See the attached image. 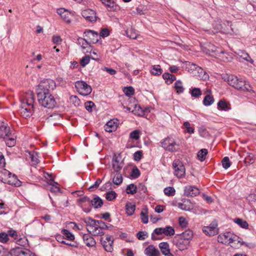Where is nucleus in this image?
Returning <instances> with one entry per match:
<instances>
[{
  "mask_svg": "<svg viewBox=\"0 0 256 256\" xmlns=\"http://www.w3.org/2000/svg\"><path fill=\"white\" fill-rule=\"evenodd\" d=\"M84 223L86 224L87 226L92 228L97 226V223H98V220H93L90 217H88L84 218Z\"/></svg>",
  "mask_w": 256,
  "mask_h": 256,
  "instance_id": "72a5a7b5",
  "label": "nucleus"
},
{
  "mask_svg": "<svg viewBox=\"0 0 256 256\" xmlns=\"http://www.w3.org/2000/svg\"><path fill=\"white\" fill-rule=\"evenodd\" d=\"M116 196L114 191L110 190L106 194V198L108 201H112L116 198Z\"/></svg>",
  "mask_w": 256,
  "mask_h": 256,
  "instance_id": "a19ab883",
  "label": "nucleus"
},
{
  "mask_svg": "<svg viewBox=\"0 0 256 256\" xmlns=\"http://www.w3.org/2000/svg\"><path fill=\"white\" fill-rule=\"evenodd\" d=\"M100 242L104 250L108 252H112L113 250L114 240L111 236H108L105 240L103 238H100Z\"/></svg>",
  "mask_w": 256,
  "mask_h": 256,
  "instance_id": "ddd939ff",
  "label": "nucleus"
},
{
  "mask_svg": "<svg viewBox=\"0 0 256 256\" xmlns=\"http://www.w3.org/2000/svg\"><path fill=\"white\" fill-rule=\"evenodd\" d=\"M178 207L182 210H190L192 208L191 203L190 200H185L184 202H178Z\"/></svg>",
  "mask_w": 256,
  "mask_h": 256,
  "instance_id": "bb28decb",
  "label": "nucleus"
},
{
  "mask_svg": "<svg viewBox=\"0 0 256 256\" xmlns=\"http://www.w3.org/2000/svg\"><path fill=\"white\" fill-rule=\"evenodd\" d=\"M90 57L88 55H86L82 57V58L80 60V64L82 67L86 66L90 61Z\"/></svg>",
  "mask_w": 256,
  "mask_h": 256,
  "instance_id": "864d4df0",
  "label": "nucleus"
},
{
  "mask_svg": "<svg viewBox=\"0 0 256 256\" xmlns=\"http://www.w3.org/2000/svg\"><path fill=\"white\" fill-rule=\"evenodd\" d=\"M213 27L214 30H216V32H229L230 29L224 28L223 26V22L220 20H218L214 22L213 24Z\"/></svg>",
  "mask_w": 256,
  "mask_h": 256,
  "instance_id": "aec40b11",
  "label": "nucleus"
},
{
  "mask_svg": "<svg viewBox=\"0 0 256 256\" xmlns=\"http://www.w3.org/2000/svg\"><path fill=\"white\" fill-rule=\"evenodd\" d=\"M189 243V241L184 240L180 238V240L176 242V246L180 250H182L187 248Z\"/></svg>",
  "mask_w": 256,
  "mask_h": 256,
  "instance_id": "c85d7f7f",
  "label": "nucleus"
},
{
  "mask_svg": "<svg viewBox=\"0 0 256 256\" xmlns=\"http://www.w3.org/2000/svg\"><path fill=\"white\" fill-rule=\"evenodd\" d=\"M142 152L141 150H138L134 153V158L136 161L138 162L142 158Z\"/></svg>",
  "mask_w": 256,
  "mask_h": 256,
  "instance_id": "774afa93",
  "label": "nucleus"
},
{
  "mask_svg": "<svg viewBox=\"0 0 256 256\" xmlns=\"http://www.w3.org/2000/svg\"><path fill=\"white\" fill-rule=\"evenodd\" d=\"M82 15L88 21L92 22L96 21V12L91 9L84 10L82 12Z\"/></svg>",
  "mask_w": 256,
  "mask_h": 256,
  "instance_id": "f8f14e48",
  "label": "nucleus"
},
{
  "mask_svg": "<svg viewBox=\"0 0 256 256\" xmlns=\"http://www.w3.org/2000/svg\"><path fill=\"white\" fill-rule=\"evenodd\" d=\"M222 78L228 84L234 88L236 89L242 91L250 92L251 87L249 84H247L246 82L242 78H238L234 75H228L227 74L222 76Z\"/></svg>",
  "mask_w": 256,
  "mask_h": 256,
  "instance_id": "f03ea898",
  "label": "nucleus"
},
{
  "mask_svg": "<svg viewBox=\"0 0 256 256\" xmlns=\"http://www.w3.org/2000/svg\"><path fill=\"white\" fill-rule=\"evenodd\" d=\"M9 240L8 233L2 232L0 233V242L3 243L6 242Z\"/></svg>",
  "mask_w": 256,
  "mask_h": 256,
  "instance_id": "e2e57ef3",
  "label": "nucleus"
},
{
  "mask_svg": "<svg viewBox=\"0 0 256 256\" xmlns=\"http://www.w3.org/2000/svg\"><path fill=\"white\" fill-rule=\"evenodd\" d=\"M214 102V98L212 96L207 94L204 98L203 104L205 106H209Z\"/></svg>",
  "mask_w": 256,
  "mask_h": 256,
  "instance_id": "c9c22d12",
  "label": "nucleus"
},
{
  "mask_svg": "<svg viewBox=\"0 0 256 256\" xmlns=\"http://www.w3.org/2000/svg\"><path fill=\"white\" fill-rule=\"evenodd\" d=\"M192 97L198 98L202 94V92L200 88H194L190 92Z\"/></svg>",
  "mask_w": 256,
  "mask_h": 256,
  "instance_id": "49530a36",
  "label": "nucleus"
},
{
  "mask_svg": "<svg viewBox=\"0 0 256 256\" xmlns=\"http://www.w3.org/2000/svg\"><path fill=\"white\" fill-rule=\"evenodd\" d=\"M164 192L167 196H174L175 194L176 190L173 187H167L164 189Z\"/></svg>",
  "mask_w": 256,
  "mask_h": 256,
  "instance_id": "de8ad7c7",
  "label": "nucleus"
},
{
  "mask_svg": "<svg viewBox=\"0 0 256 256\" xmlns=\"http://www.w3.org/2000/svg\"><path fill=\"white\" fill-rule=\"evenodd\" d=\"M208 153V151L206 148L200 150L198 153V158L200 160L203 162L206 159V156Z\"/></svg>",
  "mask_w": 256,
  "mask_h": 256,
  "instance_id": "e433bc0d",
  "label": "nucleus"
},
{
  "mask_svg": "<svg viewBox=\"0 0 256 256\" xmlns=\"http://www.w3.org/2000/svg\"><path fill=\"white\" fill-rule=\"evenodd\" d=\"M84 34L88 38L90 43L96 44L100 39L98 34L94 30H86L84 32Z\"/></svg>",
  "mask_w": 256,
  "mask_h": 256,
  "instance_id": "9b49d317",
  "label": "nucleus"
},
{
  "mask_svg": "<svg viewBox=\"0 0 256 256\" xmlns=\"http://www.w3.org/2000/svg\"><path fill=\"white\" fill-rule=\"evenodd\" d=\"M26 250L21 247H16L12 249L10 252V254L12 256H24V255L26 254L25 252Z\"/></svg>",
  "mask_w": 256,
  "mask_h": 256,
  "instance_id": "5701e85b",
  "label": "nucleus"
},
{
  "mask_svg": "<svg viewBox=\"0 0 256 256\" xmlns=\"http://www.w3.org/2000/svg\"><path fill=\"white\" fill-rule=\"evenodd\" d=\"M90 203L95 208H100L104 204L102 200L98 196H96L92 200H90Z\"/></svg>",
  "mask_w": 256,
  "mask_h": 256,
  "instance_id": "393cba45",
  "label": "nucleus"
},
{
  "mask_svg": "<svg viewBox=\"0 0 256 256\" xmlns=\"http://www.w3.org/2000/svg\"><path fill=\"white\" fill-rule=\"evenodd\" d=\"M144 254L148 256H159L160 252L154 245H150L144 250Z\"/></svg>",
  "mask_w": 256,
  "mask_h": 256,
  "instance_id": "4be33fe9",
  "label": "nucleus"
},
{
  "mask_svg": "<svg viewBox=\"0 0 256 256\" xmlns=\"http://www.w3.org/2000/svg\"><path fill=\"white\" fill-rule=\"evenodd\" d=\"M108 0V2H105V3H102V4H104L108 10L112 12L116 10L118 8V6L112 0Z\"/></svg>",
  "mask_w": 256,
  "mask_h": 256,
  "instance_id": "7c9ffc66",
  "label": "nucleus"
},
{
  "mask_svg": "<svg viewBox=\"0 0 256 256\" xmlns=\"http://www.w3.org/2000/svg\"><path fill=\"white\" fill-rule=\"evenodd\" d=\"M26 158L30 160V164L32 166H36L40 162L38 153L35 151L28 152Z\"/></svg>",
  "mask_w": 256,
  "mask_h": 256,
  "instance_id": "a211bd4d",
  "label": "nucleus"
},
{
  "mask_svg": "<svg viewBox=\"0 0 256 256\" xmlns=\"http://www.w3.org/2000/svg\"><path fill=\"white\" fill-rule=\"evenodd\" d=\"M111 177L113 182L116 185H120L122 182L123 178L120 172H112Z\"/></svg>",
  "mask_w": 256,
  "mask_h": 256,
  "instance_id": "b1692460",
  "label": "nucleus"
},
{
  "mask_svg": "<svg viewBox=\"0 0 256 256\" xmlns=\"http://www.w3.org/2000/svg\"><path fill=\"white\" fill-rule=\"evenodd\" d=\"M92 232L94 236H102L104 234V232H103V230L98 226L94 227V230H92Z\"/></svg>",
  "mask_w": 256,
  "mask_h": 256,
  "instance_id": "69168bd1",
  "label": "nucleus"
},
{
  "mask_svg": "<svg viewBox=\"0 0 256 256\" xmlns=\"http://www.w3.org/2000/svg\"><path fill=\"white\" fill-rule=\"evenodd\" d=\"M57 13L60 16L61 18L67 23L70 24L71 22L70 19V13L67 10L60 8L57 10Z\"/></svg>",
  "mask_w": 256,
  "mask_h": 256,
  "instance_id": "412c9836",
  "label": "nucleus"
},
{
  "mask_svg": "<svg viewBox=\"0 0 256 256\" xmlns=\"http://www.w3.org/2000/svg\"><path fill=\"white\" fill-rule=\"evenodd\" d=\"M140 131L138 130H136L132 132L130 134V138L134 140H138L140 138Z\"/></svg>",
  "mask_w": 256,
  "mask_h": 256,
  "instance_id": "603ef678",
  "label": "nucleus"
},
{
  "mask_svg": "<svg viewBox=\"0 0 256 256\" xmlns=\"http://www.w3.org/2000/svg\"><path fill=\"white\" fill-rule=\"evenodd\" d=\"M8 236H11L14 240H18V232L15 230H8Z\"/></svg>",
  "mask_w": 256,
  "mask_h": 256,
  "instance_id": "338daca9",
  "label": "nucleus"
},
{
  "mask_svg": "<svg viewBox=\"0 0 256 256\" xmlns=\"http://www.w3.org/2000/svg\"><path fill=\"white\" fill-rule=\"evenodd\" d=\"M220 50H218L217 49H202L204 53L206 54V55L215 58H220L222 57V55L224 54V52L222 50V49Z\"/></svg>",
  "mask_w": 256,
  "mask_h": 256,
  "instance_id": "2eb2a0df",
  "label": "nucleus"
},
{
  "mask_svg": "<svg viewBox=\"0 0 256 256\" xmlns=\"http://www.w3.org/2000/svg\"><path fill=\"white\" fill-rule=\"evenodd\" d=\"M162 146L166 150L174 152L180 150V144L172 136H168L161 142Z\"/></svg>",
  "mask_w": 256,
  "mask_h": 256,
  "instance_id": "39448f33",
  "label": "nucleus"
},
{
  "mask_svg": "<svg viewBox=\"0 0 256 256\" xmlns=\"http://www.w3.org/2000/svg\"><path fill=\"white\" fill-rule=\"evenodd\" d=\"M234 222L243 228L248 229V224L247 222L240 218H236L234 220Z\"/></svg>",
  "mask_w": 256,
  "mask_h": 256,
  "instance_id": "473e14b6",
  "label": "nucleus"
},
{
  "mask_svg": "<svg viewBox=\"0 0 256 256\" xmlns=\"http://www.w3.org/2000/svg\"><path fill=\"white\" fill-rule=\"evenodd\" d=\"M10 134L11 132H10L9 136L4 138L6 140V144L9 147H11L14 146L16 144V141L14 139V138H10Z\"/></svg>",
  "mask_w": 256,
  "mask_h": 256,
  "instance_id": "3c124183",
  "label": "nucleus"
},
{
  "mask_svg": "<svg viewBox=\"0 0 256 256\" xmlns=\"http://www.w3.org/2000/svg\"><path fill=\"white\" fill-rule=\"evenodd\" d=\"M184 126L186 128V131L189 134H193L194 133V130L193 127L190 126V124L188 122H185L184 123Z\"/></svg>",
  "mask_w": 256,
  "mask_h": 256,
  "instance_id": "680f3d73",
  "label": "nucleus"
},
{
  "mask_svg": "<svg viewBox=\"0 0 256 256\" xmlns=\"http://www.w3.org/2000/svg\"><path fill=\"white\" fill-rule=\"evenodd\" d=\"M62 234L69 240H73L74 239V234L70 232V230L63 229L62 230Z\"/></svg>",
  "mask_w": 256,
  "mask_h": 256,
  "instance_id": "c03bdc74",
  "label": "nucleus"
},
{
  "mask_svg": "<svg viewBox=\"0 0 256 256\" xmlns=\"http://www.w3.org/2000/svg\"><path fill=\"white\" fill-rule=\"evenodd\" d=\"M70 101L75 106H78L80 105V101L76 96H72L70 98Z\"/></svg>",
  "mask_w": 256,
  "mask_h": 256,
  "instance_id": "4d7b16f0",
  "label": "nucleus"
},
{
  "mask_svg": "<svg viewBox=\"0 0 256 256\" xmlns=\"http://www.w3.org/2000/svg\"><path fill=\"white\" fill-rule=\"evenodd\" d=\"M158 246L164 255L167 256L168 254H170L169 244L167 242H162L159 244Z\"/></svg>",
  "mask_w": 256,
  "mask_h": 256,
  "instance_id": "a878e982",
  "label": "nucleus"
},
{
  "mask_svg": "<svg viewBox=\"0 0 256 256\" xmlns=\"http://www.w3.org/2000/svg\"><path fill=\"white\" fill-rule=\"evenodd\" d=\"M162 77L164 79L166 82H170V84H172L174 80H176V77L174 75L169 74L168 72H165L162 74Z\"/></svg>",
  "mask_w": 256,
  "mask_h": 256,
  "instance_id": "f704fd0d",
  "label": "nucleus"
},
{
  "mask_svg": "<svg viewBox=\"0 0 256 256\" xmlns=\"http://www.w3.org/2000/svg\"><path fill=\"white\" fill-rule=\"evenodd\" d=\"M56 87L54 80L51 79H46L41 81L36 89V94H51L50 92Z\"/></svg>",
  "mask_w": 256,
  "mask_h": 256,
  "instance_id": "7ed1b4c3",
  "label": "nucleus"
},
{
  "mask_svg": "<svg viewBox=\"0 0 256 256\" xmlns=\"http://www.w3.org/2000/svg\"><path fill=\"white\" fill-rule=\"evenodd\" d=\"M87 230L89 233L83 235L84 242L88 247L94 246L96 244V242L91 235V231L89 230L88 228H87Z\"/></svg>",
  "mask_w": 256,
  "mask_h": 256,
  "instance_id": "f3484780",
  "label": "nucleus"
},
{
  "mask_svg": "<svg viewBox=\"0 0 256 256\" xmlns=\"http://www.w3.org/2000/svg\"><path fill=\"white\" fill-rule=\"evenodd\" d=\"M140 170L136 166H134L132 168L130 176L134 179L137 178L140 176Z\"/></svg>",
  "mask_w": 256,
  "mask_h": 256,
  "instance_id": "a18cd8bd",
  "label": "nucleus"
},
{
  "mask_svg": "<svg viewBox=\"0 0 256 256\" xmlns=\"http://www.w3.org/2000/svg\"><path fill=\"white\" fill-rule=\"evenodd\" d=\"M10 134V128L8 124L0 120V138H5Z\"/></svg>",
  "mask_w": 256,
  "mask_h": 256,
  "instance_id": "6ab92c4d",
  "label": "nucleus"
},
{
  "mask_svg": "<svg viewBox=\"0 0 256 256\" xmlns=\"http://www.w3.org/2000/svg\"><path fill=\"white\" fill-rule=\"evenodd\" d=\"M140 218L144 224H147L148 222V218L147 215L146 210V212H144V210H142L140 212Z\"/></svg>",
  "mask_w": 256,
  "mask_h": 256,
  "instance_id": "bf43d9fd",
  "label": "nucleus"
},
{
  "mask_svg": "<svg viewBox=\"0 0 256 256\" xmlns=\"http://www.w3.org/2000/svg\"><path fill=\"white\" fill-rule=\"evenodd\" d=\"M174 88L178 94L184 92V88L182 86V82L180 80H176L174 84Z\"/></svg>",
  "mask_w": 256,
  "mask_h": 256,
  "instance_id": "58836bf2",
  "label": "nucleus"
},
{
  "mask_svg": "<svg viewBox=\"0 0 256 256\" xmlns=\"http://www.w3.org/2000/svg\"><path fill=\"white\" fill-rule=\"evenodd\" d=\"M36 94L38 102L42 106L48 108H52L56 106V102L52 94L40 93Z\"/></svg>",
  "mask_w": 256,
  "mask_h": 256,
  "instance_id": "20e7f679",
  "label": "nucleus"
},
{
  "mask_svg": "<svg viewBox=\"0 0 256 256\" xmlns=\"http://www.w3.org/2000/svg\"><path fill=\"white\" fill-rule=\"evenodd\" d=\"M126 34L128 37L132 39H135L138 35V32L134 29L130 28L126 31Z\"/></svg>",
  "mask_w": 256,
  "mask_h": 256,
  "instance_id": "79ce46f5",
  "label": "nucleus"
},
{
  "mask_svg": "<svg viewBox=\"0 0 256 256\" xmlns=\"http://www.w3.org/2000/svg\"><path fill=\"white\" fill-rule=\"evenodd\" d=\"M109 34H110V31L106 28H102L100 32V34H98V35L100 36V38L101 37L106 38V37L108 36Z\"/></svg>",
  "mask_w": 256,
  "mask_h": 256,
  "instance_id": "052dcab7",
  "label": "nucleus"
},
{
  "mask_svg": "<svg viewBox=\"0 0 256 256\" xmlns=\"http://www.w3.org/2000/svg\"><path fill=\"white\" fill-rule=\"evenodd\" d=\"M238 238H239L236 235L227 232L220 234L218 236V241L224 244H230L235 241H238V242H240Z\"/></svg>",
  "mask_w": 256,
  "mask_h": 256,
  "instance_id": "423d86ee",
  "label": "nucleus"
},
{
  "mask_svg": "<svg viewBox=\"0 0 256 256\" xmlns=\"http://www.w3.org/2000/svg\"><path fill=\"white\" fill-rule=\"evenodd\" d=\"M163 234L167 236H172L174 234V229L171 226H166L163 228Z\"/></svg>",
  "mask_w": 256,
  "mask_h": 256,
  "instance_id": "ea45409f",
  "label": "nucleus"
},
{
  "mask_svg": "<svg viewBox=\"0 0 256 256\" xmlns=\"http://www.w3.org/2000/svg\"><path fill=\"white\" fill-rule=\"evenodd\" d=\"M112 168L114 169L112 172H120L122 166L120 164L116 157H114L112 158Z\"/></svg>",
  "mask_w": 256,
  "mask_h": 256,
  "instance_id": "cd10ccee",
  "label": "nucleus"
},
{
  "mask_svg": "<svg viewBox=\"0 0 256 256\" xmlns=\"http://www.w3.org/2000/svg\"><path fill=\"white\" fill-rule=\"evenodd\" d=\"M126 192L128 194H134L137 192V187L136 185L133 184L128 185L126 188Z\"/></svg>",
  "mask_w": 256,
  "mask_h": 256,
  "instance_id": "4c0bfd02",
  "label": "nucleus"
},
{
  "mask_svg": "<svg viewBox=\"0 0 256 256\" xmlns=\"http://www.w3.org/2000/svg\"><path fill=\"white\" fill-rule=\"evenodd\" d=\"M218 106L219 109L223 110H228L230 109L228 106L227 103L225 101L222 100H220L218 102Z\"/></svg>",
  "mask_w": 256,
  "mask_h": 256,
  "instance_id": "09e8293b",
  "label": "nucleus"
},
{
  "mask_svg": "<svg viewBox=\"0 0 256 256\" xmlns=\"http://www.w3.org/2000/svg\"><path fill=\"white\" fill-rule=\"evenodd\" d=\"M20 112L24 118H30L34 112V96L32 92L28 93L24 98L22 100Z\"/></svg>",
  "mask_w": 256,
  "mask_h": 256,
  "instance_id": "f257e3e1",
  "label": "nucleus"
},
{
  "mask_svg": "<svg viewBox=\"0 0 256 256\" xmlns=\"http://www.w3.org/2000/svg\"><path fill=\"white\" fill-rule=\"evenodd\" d=\"M223 26H224V28H226L228 29H230V32H224V34H232L234 31L232 28V24L231 22L227 20H225L223 22Z\"/></svg>",
  "mask_w": 256,
  "mask_h": 256,
  "instance_id": "0e129e2a",
  "label": "nucleus"
},
{
  "mask_svg": "<svg viewBox=\"0 0 256 256\" xmlns=\"http://www.w3.org/2000/svg\"><path fill=\"white\" fill-rule=\"evenodd\" d=\"M180 237L184 240L189 241L192 238V232L190 229L187 230L180 234Z\"/></svg>",
  "mask_w": 256,
  "mask_h": 256,
  "instance_id": "2f4dec72",
  "label": "nucleus"
},
{
  "mask_svg": "<svg viewBox=\"0 0 256 256\" xmlns=\"http://www.w3.org/2000/svg\"><path fill=\"white\" fill-rule=\"evenodd\" d=\"M118 126V119L110 120L104 126V130L106 132H114Z\"/></svg>",
  "mask_w": 256,
  "mask_h": 256,
  "instance_id": "dca6fc26",
  "label": "nucleus"
},
{
  "mask_svg": "<svg viewBox=\"0 0 256 256\" xmlns=\"http://www.w3.org/2000/svg\"><path fill=\"white\" fill-rule=\"evenodd\" d=\"M134 114L142 116L144 114L143 108L139 105H135L134 109L132 111Z\"/></svg>",
  "mask_w": 256,
  "mask_h": 256,
  "instance_id": "8fccbe9b",
  "label": "nucleus"
},
{
  "mask_svg": "<svg viewBox=\"0 0 256 256\" xmlns=\"http://www.w3.org/2000/svg\"><path fill=\"white\" fill-rule=\"evenodd\" d=\"M222 166L225 169H228L230 167L231 162L230 161L229 158L228 156H225L222 160Z\"/></svg>",
  "mask_w": 256,
  "mask_h": 256,
  "instance_id": "6e6d98bb",
  "label": "nucleus"
},
{
  "mask_svg": "<svg viewBox=\"0 0 256 256\" xmlns=\"http://www.w3.org/2000/svg\"><path fill=\"white\" fill-rule=\"evenodd\" d=\"M200 194L199 189L196 186H187L184 188V195L187 196H195Z\"/></svg>",
  "mask_w": 256,
  "mask_h": 256,
  "instance_id": "4468645a",
  "label": "nucleus"
},
{
  "mask_svg": "<svg viewBox=\"0 0 256 256\" xmlns=\"http://www.w3.org/2000/svg\"><path fill=\"white\" fill-rule=\"evenodd\" d=\"M151 72L154 75L159 76L162 74V70L159 65L154 66L151 70Z\"/></svg>",
  "mask_w": 256,
  "mask_h": 256,
  "instance_id": "37998d69",
  "label": "nucleus"
},
{
  "mask_svg": "<svg viewBox=\"0 0 256 256\" xmlns=\"http://www.w3.org/2000/svg\"><path fill=\"white\" fill-rule=\"evenodd\" d=\"M124 92L126 96H130L134 94V89L132 86L125 87L124 89Z\"/></svg>",
  "mask_w": 256,
  "mask_h": 256,
  "instance_id": "13d9d810",
  "label": "nucleus"
},
{
  "mask_svg": "<svg viewBox=\"0 0 256 256\" xmlns=\"http://www.w3.org/2000/svg\"><path fill=\"white\" fill-rule=\"evenodd\" d=\"M136 236L139 240H144L148 236V234L146 231H140L137 233Z\"/></svg>",
  "mask_w": 256,
  "mask_h": 256,
  "instance_id": "5fc2aeb1",
  "label": "nucleus"
},
{
  "mask_svg": "<svg viewBox=\"0 0 256 256\" xmlns=\"http://www.w3.org/2000/svg\"><path fill=\"white\" fill-rule=\"evenodd\" d=\"M174 174L178 178H183L186 174V169L183 163L179 160H175L172 162Z\"/></svg>",
  "mask_w": 256,
  "mask_h": 256,
  "instance_id": "0eeeda50",
  "label": "nucleus"
},
{
  "mask_svg": "<svg viewBox=\"0 0 256 256\" xmlns=\"http://www.w3.org/2000/svg\"><path fill=\"white\" fill-rule=\"evenodd\" d=\"M6 176L8 177L4 179L3 182L10 185H14L16 186H19L21 185V182L18 178L17 176L8 171L6 172Z\"/></svg>",
  "mask_w": 256,
  "mask_h": 256,
  "instance_id": "1a4fd4ad",
  "label": "nucleus"
},
{
  "mask_svg": "<svg viewBox=\"0 0 256 256\" xmlns=\"http://www.w3.org/2000/svg\"><path fill=\"white\" fill-rule=\"evenodd\" d=\"M218 223L216 220H214L209 226H204L202 228L203 232L210 236H214L218 234V228H217Z\"/></svg>",
  "mask_w": 256,
  "mask_h": 256,
  "instance_id": "9d476101",
  "label": "nucleus"
},
{
  "mask_svg": "<svg viewBox=\"0 0 256 256\" xmlns=\"http://www.w3.org/2000/svg\"><path fill=\"white\" fill-rule=\"evenodd\" d=\"M126 213L128 216L132 215L136 210V205L131 202H127L126 204Z\"/></svg>",
  "mask_w": 256,
  "mask_h": 256,
  "instance_id": "c756f323",
  "label": "nucleus"
},
{
  "mask_svg": "<svg viewBox=\"0 0 256 256\" xmlns=\"http://www.w3.org/2000/svg\"><path fill=\"white\" fill-rule=\"evenodd\" d=\"M78 92L82 96H88L92 92L91 86L84 81H78L75 84Z\"/></svg>",
  "mask_w": 256,
  "mask_h": 256,
  "instance_id": "6e6552de",
  "label": "nucleus"
}]
</instances>
